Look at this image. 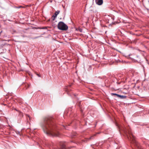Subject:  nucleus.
<instances>
[{"label": "nucleus", "instance_id": "1", "mask_svg": "<svg viewBox=\"0 0 149 149\" xmlns=\"http://www.w3.org/2000/svg\"><path fill=\"white\" fill-rule=\"evenodd\" d=\"M42 127L44 132L47 135L52 136H59V133L55 129V126L48 119L45 120Z\"/></svg>", "mask_w": 149, "mask_h": 149}, {"label": "nucleus", "instance_id": "2", "mask_svg": "<svg viewBox=\"0 0 149 149\" xmlns=\"http://www.w3.org/2000/svg\"><path fill=\"white\" fill-rule=\"evenodd\" d=\"M123 131L124 133L127 135L128 139L129 140H130L133 143L137 144V142L135 140V137L132 134L130 129H128V128L127 129L125 128L123 129Z\"/></svg>", "mask_w": 149, "mask_h": 149}, {"label": "nucleus", "instance_id": "3", "mask_svg": "<svg viewBox=\"0 0 149 149\" xmlns=\"http://www.w3.org/2000/svg\"><path fill=\"white\" fill-rule=\"evenodd\" d=\"M57 27L59 30L63 31H66L68 28V26L62 22H60L58 23Z\"/></svg>", "mask_w": 149, "mask_h": 149}, {"label": "nucleus", "instance_id": "4", "mask_svg": "<svg viewBox=\"0 0 149 149\" xmlns=\"http://www.w3.org/2000/svg\"><path fill=\"white\" fill-rule=\"evenodd\" d=\"M60 11L59 10H57L55 12L54 15L52 16L53 19L54 20L56 17H57Z\"/></svg>", "mask_w": 149, "mask_h": 149}, {"label": "nucleus", "instance_id": "5", "mask_svg": "<svg viewBox=\"0 0 149 149\" xmlns=\"http://www.w3.org/2000/svg\"><path fill=\"white\" fill-rule=\"evenodd\" d=\"M96 3L99 5H101L103 3V0H95Z\"/></svg>", "mask_w": 149, "mask_h": 149}, {"label": "nucleus", "instance_id": "6", "mask_svg": "<svg viewBox=\"0 0 149 149\" xmlns=\"http://www.w3.org/2000/svg\"><path fill=\"white\" fill-rule=\"evenodd\" d=\"M93 136H91L89 138H84V142L85 141H88L90 140L91 139H93Z\"/></svg>", "mask_w": 149, "mask_h": 149}, {"label": "nucleus", "instance_id": "7", "mask_svg": "<svg viewBox=\"0 0 149 149\" xmlns=\"http://www.w3.org/2000/svg\"><path fill=\"white\" fill-rule=\"evenodd\" d=\"M118 96L119 97H120V99H125L127 97L126 96L121 95H119Z\"/></svg>", "mask_w": 149, "mask_h": 149}, {"label": "nucleus", "instance_id": "8", "mask_svg": "<svg viewBox=\"0 0 149 149\" xmlns=\"http://www.w3.org/2000/svg\"><path fill=\"white\" fill-rule=\"evenodd\" d=\"M111 95L112 96L116 95V96H117V97H119L118 95H118V94H117L115 93H111Z\"/></svg>", "mask_w": 149, "mask_h": 149}, {"label": "nucleus", "instance_id": "9", "mask_svg": "<svg viewBox=\"0 0 149 149\" xmlns=\"http://www.w3.org/2000/svg\"><path fill=\"white\" fill-rule=\"evenodd\" d=\"M79 31H80V32H81L82 31H83V29H81V28H79Z\"/></svg>", "mask_w": 149, "mask_h": 149}, {"label": "nucleus", "instance_id": "10", "mask_svg": "<svg viewBox=\"0 0 149 149\" xmlns=\"http://www.w3.org/2000/svg\"><path fill=\"white\" fill-rule=\"evenodd\" d=\"M37 75L38 76V77H40V75L38 74H37Z\"/></svg>", "mask_w": 149, "mask_h": 149}, {"label": "nucleus", "instance_id": "11", "mask_svg": "<svg viewBox=\"0 0 149 149\" xmlns=\"http://www.w3.org/2000/svg\"><path fill=\"white\" fill-rule=\"evenodd\" d=\"M89 68L90 69H91V66H89Z\"/></svg>", "mask_w": 149, "mask_h": 149}, {"label": "nucleus", "instance_id": "12", "mask_svg": "<svg viewBox=\"0 0 149 149\" xmlns=\"http://www.w3.org/2000/svg\"><path fill=\"white\" fill-rule=\"evenodd\" d=\"M41 29H45V28H41Z\"/></svg>", "mask_w": 149, "mask_h": 149}, {"label": "nucleus", "instance_id": "13", "mask_svg": "<svg viewBox=\"0 0 149 149\" xmlns=\"http://www.w3.org/2000/svg\"><path fill=\"white\" fill-rule=\"evenodd\" d=\"M2 31H1L0 32V34H1V33H2Z\"/></svg>", "mask_w": 149, "mask_h": 149}, {"label": "nucleus", "instance_id": "14", "mask_svg": "<svg viewBox=\"0 0 149 149\" xmlns=\"http://www.w3.org/2000/svg\"><path fill=\"white\" fill-rule=\"evenodd\" d=\"M81 112H83V110L82 109H81Z\"/></svg>", "mask_w": 149, "mask_h": 149}, {"label": "nucleus", "instance_id": "15", "mask_svg": "<svg viewBox=\"0 0 149 149\" xmlns=\"http://www.w3.org/2000/svg\"><path fill=\"white\" fill-rule=\"evenodd\" d=\"M21 7V6H19V7L18 8H20Z\"/></svg>", "mask_w": 149, "mask_h": 149}, {"label": "nucleus", "instance_id": "16", "mask_svg": "<svg viewBox=\"0 0 149 149\" xmlns=\"http://www.w3.org/2000/svg\"><path fill=\"white\" fill-rule=\"evenodd\" d=\"M63 148H65V147L64 146H63Z\"/></svg>", "mask_w": 149, "mask_h": 149}, {"label": "nucleus", "instance_id": "17", "mask_svg": "<svg viewBox=\"0 0 149 149\" xmlns=\"http://www.w3.org/2000/svg\"><path fill=\"white\" fill-rule=\"evenodd\" d=\"M74 96H76V95H74Z\"/></svg>", "mask_w": 149, "mask_h": 149}]
</instances>
